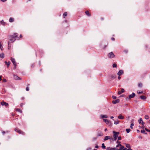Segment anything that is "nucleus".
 <instances>
[{
    "mask_svg": "<svg viewBox=\"0 0 150 150\" xmlns=\"http://www.w3.org/2000/svg\"><path fill=\"white\" fill-rule=\"evenodd\" d=\"M123 74V71L122 70H120L117 73V74L119 76Z\"/></svg>",
    "mask_w": 150,
    "mask_h": 150,
    "instance_id": "7",
    "label": "nucleus"
},
{
    "mask_svg": "<svg viewBox=\"0 0 150 150\" xmlns=\"http://www.w3.org/2000/svg\"><path fill=\"white\" fill-rule=\"evenodd\" d=\"M108 115H101V118H107L108 117Z\"/></svg>",
    "mask_w": 150,
    "mask_h": 150,
    "instance_id": "19",
    "label": "nucleus"
},
{
    "mask_svg": "<svg viewBox=\"0 0 150 150\" xmlns=\"http://www.w3.org/2000/svg\"><path fill=\"white\" fill-rule=\"evenodd\" d=\"M125 52H126V53H127V50H125Z\"/></svg>",
    "mask_w": 150,
    "mask_h": 150,
    "instance_id": "61",
    "label": "nucleus"
},
{
    "mask_svg": "<svg viewBox=\"0 0 150 150\" xmlns=\"http://www.w3.org/2000/svg\"><path fill=\"white\" fill-rule=\"evenodd\" d=\"M110 136H105L104 139V140L106 141L108 139H110Z\"/></svg>",
    "mask_w": 150,
    "mask_h": 150,
    "instance_id": "15",
    "label": "nucleus"
},
{
    "mask_svg": "<svg viewBox=\"0 0 150 150\" xmlns=\"http://www.w3.org/2000/svg\"><path fill=\"white\" fill-rule=\"evenodd\" d=\"M16 40L13 36H10L9 37V41L8 42V47L11 43H12L14 41Z\"/></svg>",
    "mask_w": 150,
    "mask_h": 150,
    "instance_id": "3",
    "label": "nucleus"
},
{
    "mask_svg": "<svg viewBox=\"0 0 150 150\" xmlns=\"http://www.w3.org/2000/svg\"><path fill=\"white\" fill-rule=\"evenodd\" d=\"M111 39L112 40H115V38H111Z\"/></svg>",
    "mask_w": 150,
    "mask_h": 150,
    "instance_id": "52",
    "label": "nucleus"
},
{
    "mask_svg": "<svg viewBox=\"0 0 150 150\" xmlns=\"http://www.w3.org/2000/svg\"><path fill=\"white\" fill-rule=\"evenodd\" d=\"M20 38H22V37L23 36H22V35H20Z\"/></svg>",
    "mask_w": 150,
    "mask_h": 150,
    "instance_id": "58",
    "label": "nucleus"
},
{
    "mask_svg": "<svg viewBox=\"0 0 150 150\" xmlns=\"http://www.w3.org/2000/svg\"><path fill=\"white\" fill-rule=\"evenodd\" d=\"M67 12H65L63 14V17L64 18L67 16Z\"/></svg>",
    "mask_w": 150,
    "mask_h": 150,
    "instance_id": "17",
    "label": "nucleus"
},
{
    "mask_svg": "<svg viewBox=\"0 0 150 150\" xmlns=\"http://www.w3.org/2000/svg\"><path fill=\"white\" fill-rule=\"evenodd\" d=\"M121 146V145L120 144H119L117 145V146H116V147H118L119 146Z\"/></svg>",
    "mask_w": 150,
    "mask_h": 150,
    "instance_id": "42",
    "label": "nucleus"
},
{
    "mask_svg": "<svg viewBox=\"0 0 150 150\" xmlns=\"http://www.w3.org/2000/svg\"><path fill=\"white\" fill-rule=\"evenodd\" d=\"M112 98L114 99H115L116 98V97L115 96H112Z\"/></svg>",
    "mask_w": 150,
    "mask_h": 150,
    "instance_id": "41",
    "label": "nucleus"
},
{
    "mask_svg": "<svg viewBox=\"0 0 150 150\" xmlns=\"http://www.w3.org/2000/svg\"><path fill=\"white\" fill-rule=\"evenodd\" d=\"M1 24H2V25H5V24H6L5 22H4V21L3 20H2L1 21Z\"/></svg>",
    "mask_w": 150,
    "mask_h": 150,
    "instance_id": "21",
    "label": "nucleus"
},
{
    "mask_svg": "<svg viewBox=\"0 0 150 150\" xmlns=\"http://www.w3.org/2000/svg\"><path fill=\"white\" fill-rule=\"evenodd\" d=\"M118 118L120 119H123L124 118V117L120 114L118 116Z\"/></svg>",
    "mask_w": 150,
    "mask_h": 150,
    "instance_id": "11",
    "label": "nucleus"
},
{
    "mask_svg": "<svg viewBox=\"0 0 150 150\" xmlns=\"http://www.w3.org/2000/svg\"><path fill=\"white\" fill-rule=\"evenodd\" d=\"M103 135V134L102 133H101L100 134H98V136H102Z\"/></svg>",
    "mask_w": 150,
    "mask_h": 150,
    "instance_id": "40",
    "label": "nucleus"
},
{
    "mask_svg": "<svg viewBox=\"0 0 150 150\" xmlns=\"http://www.w3.org/2000/svg\"><path fill=\"white\" fill-rule=\"evenodd\" d=\"M14 130L16 132H17L19 134H21L23 135H25V133L23 132L18 127H16L14 128Z\"/></svg>",
    "mask_w": 150,
    "mask_h": 150,
    "instance_id": "1",
    "label": "nucleus"
},
{
    "mask_svg": "<svg viewBox=\"0 0 150 150\" xmlns=\"http://www.w3.org/2000/svg\"><path fill=\"white\" fill-rule=\"evenodd\" d=\"M112 150H118L119 149H117L116 147H114L113 148H111Z\"/></svg>",
    "mask_w": 150,
    "mask_h": 150,
    "instance_id": "37",
    "label": "nucleus"
},
{
    "mask_svg": "<svg viewBox=\"0 0 150 150\" xmlns=\"http://www.w3.org/2000/svg\"><path fill=\"white\" fill-rule=\"evenodd\" d=\"M138 86L139 87H142V83H138Z\"/></svg>",
    "mask_w": 150,
    "mask_h": 150,
    "instance_id": "29",
    "label": "nucleus"
},
{
    "mask_svg": "<svg viewBox=\"0 0 150 150\" xmlns=\"http://www.w3.org/2000/svg\"><path fill=\"white\" fill-rule=\"evenodd\" d=\"M95 148H96L98 149V145H96L95 146Z\"/></svg>",
    "mask_w": 150,
    "mask_h": 150,
    "instance_id": "55",
    "label": "nucleus"
},
{
    "mask_svg": "<svg viewBox=\"0 0 150 150\" xmlns=\"http://www.w3.org/2000/svg\"><path fill=\"white\" fill-rule=\"evenodd\" d=\"M14 115H15V114H14V113H12L11 114V115H12V116L14 117Z\"/></svg>",
    "mask_w": 150,
    "mask_h": 150,
    "instance_id": "54",
    "label": "nucleus"
},
{
    "mask_svg": "<svg viewBox=\"0 0 150 150\" xmlns=\"http://www.w3.org/2000/svg\"><path fill=\"white\" fill-rule=\"evenodd\" d=\"M23 103H21V104H20V106H21V107H22V106L23 105Z\"/></svg>",
    "mask_w": 150,
    "mask_h": 150,
    "instance_id": "56",
    "label": "nucleus"
},
{
    "mask_svg": "<svg viewBox=\"0 0 150 150\" xmlns=\"http://www.w3.org/2000/svg\"><path fill=\"white\" fill-rule=\"evenodd\" d=\"M113 133H114L113 135V138L115 141L116 140L117 137H118V135L119 134V133L118 132H115L113 131Z\"/></svg>",
    "mask_w": 150,
    "mask_h": 150,
    "instance_id": "4",
    "label": "nucleus"
},
{
    "mask_svg": "<svg viewBox=\"0 0 150 150\" xmlns=\"http://www.w3.org/2000/svg\"><path fill=\"white\" fill-rule=\"evenodd\" d=\"M2 80L1 76H0V81Z\"/></svg>",
    "mask_w": 150,
    "mask_h": 150,
    "instance_id": "57",
    "label": "nucleus"
},
{
    "mask_svg": "<svg viewBox=\"0 0 150 150\" xmlns=\"http://www.w3.org/2000/svg\"><path fill=\"white\" fill-rule=\"evenodd\" d=\"M3 82H5L7 81V80L6 79H3Z\"/></svg>",
    "mask_w": 150,
    "mask_h": 150,
    "instance_id": "45",
    "label": "nucleus"
},
{
    "mask_svg": "<svg viewBox=\"0 0 150 150\" xmlns=\"http://www.w3.org/2000/svg\"><path fill=\"white\" fill-rule=\"evenodd\" d=\"M108 57L109 58H112L114 57H115V55L112 52L108 54Z\"/></svg>",
    "mask_w": 150,
    "mask_h": 150,
    "instance_id": "5",
    "label": "nucleus"
},
{
    "mask_svg": "<svg viewBox=\"0 0 150 150\" xmlns=\"http://www.w3.org/2000/svg\"><path fill=\"white\" fill-rule=\"evenodd\" d=\"M120 76H118V79L120 80L121 79V77H120Z\"/></svg>",
    "mask_w": 150,
    "mask_h": 150,
    "instance_id": "51",
    "label": "nucleus"
},
{
    "mask_svg": "<svg viewBox=\"0 0 150 150\" xmlns=\"http://www.w3.org/2000/svg\"><path fill=\"white\" fill-rule=\"evenodd\" d=\"M2 2H5L7 0H0Z\"/></svg>",
    "mask_w": 150,
    "mask_h": 150,
    "instance_id": "53",
    "label": "nucleus"
},
{
    "mask_svg": "<svg viewBox=\"0 0 150 150\" xmlns=\"http://www.w3.org/2000/svg\"><path fill=\"white\" fill-rule=\"evenodd\" d=\"M137 132H139V130H137Z\"/></svg>",
    "mask_w": 150,
    "mask_h": 150,
    "instance_id": "63",
    "label": "nucleus"
},
{
    "mask_svg": "<svg viewBox=\"0 0 150 150\" xmlns=\"http://www.w3.org/2000/svg\"><path fill=\"white\" fill-rule=\"evenodd\" d=\"M142 121H143L142 119L140 118L138 120V122L139 124H140L142 122Z\"/></svg>",
    "mask_w": 150,
    "mask_h": 150,
    "instance_id": "28",
    "label": "nucleus"
},
{
    "mask_svg": "<svg viewBox=\"0 0 150 150\" xmlns=\"http://www.w3.org/2000/svg\"><path fill=\"white\" fill-rule=\"evenodd\" d=\"M110 77L111 79H114L115 78L116 76L115 75H111L110 76Z\"/></svg>",
    "mask_w": 150,
    "mask_h": 150,
    "instance_id": "14",
    "label": "nucleus"
},
{
    "mask_svg": "<svg viewBox=\"0 0 150 150\" xmlns=\"http://www.w3.org/2000/svg\"><path fill=\"white\" fill-rule=\"evenodd\" d=\"M140 98L141 99H143L144 100H145L146 99V97L145 96H142L140 97Z\"/></svg>",
    "mask_w": 150,
    "mask_h": 150,
    "instance_id": "16",
    "label": "nucleus"
},
{
    "mask_svg": "<svg viewBox=\"0 0 150 150\" xmlns=\"http://www.w3.org/2000/svg\"><path fill=\"white\" fill-rule=\"evenodd\" d=\"M106 150H112L110 147L107 148Z\"/></svg>",
    "mask_w": 150,
    "mask_h": 150,
    "instance_id": "43",
    "label": "nucleus"
},
{
    "mask_svg": "<svg viewBox=\"0 0 150 150\" xmlns=\"http://www.w3.org/2000/svg\"><path fill=\"white\" fill-rule=\"evenodd\" d=\"M103 120L106 124H108L109 123V122L107 119H104Z\"/></svg>",
    "mask_w": 150,
    "mask_h": 150,
    "instance_id": "24",
    "label": "nucleus"
},
{
    "mask_svg": "<svg viewBox=\"0 0 150 150\" xmlns=\"http://www.w3.org/2000/svg\"><path fill=\"white\" fill-rule=\"evenodd\" d=\"M26 90L27 91H28L29 90V88L28 86L26 88Z\"/></svg>",
    "mask_w": 150,
    "mask_h": 150,
    "instance_id": "46",
    "label": "nucleus"
},
{
    "mask_svg": "<svg viewBox=\"0 0 150 150\" xmlns=\"http://www.w3.org/2000/svg\"><path fill=\"white\" fill-rule=\"evenodd\" d=\"M16 110L17 111H18V112H19L20 113H22V110H21V109H19V108H17L16 109Z\"/></svg>",
    "mask_w": 150,
    "mask_h": 150,
    "instance_id": "22",
    "label": "nucleus"
},
{
    "mask_svg": "<svg viewBox=\"0 0 150 150\" xmlns=\"http://www.w3.org/2000/svg\"><path fill=\"white\" fill-rule=\"evenodd\" d=\"M124 148V146H122L121 145V146H120V148L119 149L120 150H123Z\"/></svg>",
    "mask_w": 150,
    "mask_h": 150,
    "instance_id": "34",
    "label": "nucleus"
},
{
    "mask_svg": "<svg viewBox=\"0 0 150 150\" xmlns=\"http://www.w3.org/2000/svg\"><path fill=\"white\" fill-rule=\"evenodd\" d=\"M119 121L118 120H117V121H114V124L115 125H117L118 124L119 122Z\"/></svg>",
    "mask_w": 150,
    "mask_h": 150,
    "instance_id": "25",
    "label": "nucleus"
},
{
    "mask_svg": "<svg viewBox=\"0 0 150 150\" xmlns=\"http://www.w3.org/2000/svg\"><path fill=\"white\" fill-rule=\"evenodd\" d=\"M107 129L106 128V129H105V132H106V131H107Z\"/></svg>",
    "mask_w": 150,
    "mask_h": 150,
    "instance_id": "60",
    "label": "nucleus"
},
{
    "mask_svg": "<svg viewBox=\"0 0 150 150\" xmlns=\"http://www.w3.org/2000/svg\"><path fill=\"white\" fill-rule=\"evenodd\" d=\"M0 57L3 58L4 57V54L3 53L1 54H0Z\"/></svg>",
    "mask_w": 150,
    "mask_h": 150,
    "instance_id": "27",
    "label": "nucleus"
},
{
    "mask_svg": "<svg viewBox=\"0 0 150 150\" xmlns=\"http://www.w3.org/2000/svg\"><path fill=\"white\" fill-rule=\"evenodd\" d=\"M134 124L133 123H132L131 124V126H130V128H131V129H133V126H134Z\"/></svg>",
    "mask_w": 150,
    "mask_h": 150,
    "instance_id": "38",
    "label": "nucleus"
},
{
    "mask_svg": "<svg viewBox=\"0 0 150 150\" xmlns=\"http://www.w3.org/2000/svg\"><path fill=\"white\" fill-rule=\"evenodd\" d=\"M8 132H9L8 131H7L6 132L4 131H2V133L3 134H5L6 132L8 133Z\"/></svg>",
    "mask_w": 150,
    "mask_h": 150,
    "instance_id": "33",
    "label": "nucleus"
},
{
    "mask_svg": "<svg viewBox=\"0 0 150 150\" xmlns=\"http://www.w3.org/2000/svg\"><path fill=\"white\" fill-rule=\"evenodd\" d=\"M14 21V19L13 18H10L9 20V21L10 22H12Z\"/></svg>",
    "mask_w": 150,
    "mask_h": 150,
    "instance_id": "20",
    "label": "nucleus"
},
{
    "mask_svg": "<svg viewBox=\"0 0 150 150\" xmlns=\"http://www.w3.org/2000/svg\"><path fill=\"white\" fill-rule=\"evenodd\" d=\"M135 94L133 93L132 94H131L129 96V99H130L131 98H134L135 96Z\"/></svg>",
    "mask_w": 150,
    "mask_h": 150,
    "instance_id": "8",
    "label": "nucleus"
},
{
    "mask_svg": "<svg viewBox=\"0 0 150 150\" xmlns=\"http://www.w3.org/2000/svg\"><path fill=\"white\" fill-rule=\"evenodd\" d=\"M145 130H146V131H148V132H149V131H150V130H149V129H147V128H145Z\"/></svg>",
    "mask_w": 150,
    "mask_h": 150,
    "instance_id": "49",
    "label": "nucleus"
},
{
    "mask_svg": "<svg viewBox=\"0 0 150 150\" xmlns=\"http://www.w3.org/2000/svg\"><path fill=\"white\" fill-rule=\"evenodd\" d=\"M86 14L88 16H91V14L90 13L89 11H86L85 12Z\"/></svg>",
    "mask_w": 150,
    "mask_h": 150,
    "instance_id": "13",
    "label": "nucleus"
},
{
    "mask_svg": "<svg viewBox=\"0 0 150 150\" xmlns=\"http://www.w3.org/2000/svg\"><path fill=\"white\" fill-rule=\"evenodd\" d=\"M130 130H131L130 129H126V131L127 133H129L130 132Z\"/></svg>",
    "mask_w": 150,
    "mask_h": 150,
    "instance_id": "30",
    "label": "nucleus"
},
{
    "mask_svg": "<svg viewBox=\"0 0 150 150\" xmlns=\"http://www.w3.org/2000/svg\"><path fill=\"white\" fill-rule=\"evenodd\" d=\"M128 150H133L131 149V148H130V149H128Z\"/></svg>",
    "mask_w": 150,
    "mask_h": 150,
    "instance_id": "62",
    "label": "nucleus"
},
{
    "mask_svg": "<svg viewBox=\"0 0 150 150\" xmlns=\"http://www.w3.org/2000/svg\"><path fill=\"white\" fill-rule=\"evenodd\" d=\"M144 122L143 121H142V124L143 126L144 125Z\"/></svg>",
    "mask_w": 150,
    "mask_h": 150,
    "instance_id": "50",
    "label": "nucleus"
},
{
    "mask_svg": "<svg viewBox=\"0 0 150 150\" xmlns=\"http://www.w3.org/2000/svg\"><path fill=\"white\" fill-rule=\"evenodd\" d=\"M14 77L16 79L18 80H21V79L20 78L18 77V76H14Z\"/></svg>",
    "mask_w": 150,
    "mask_h": 150,
    "instance_id": "18",
    "label": "nucleus"
},
{
    "mask_svg": "<svg viewBox=\"0 0 150 150\" xmlns=\"http://www.w3.org/2000/svg\"><path fill=\"white\" fill-rule=\"evenodd\" d=\"M12 36H13L14 38H16V37H17V36H18V34L17 33H14L13 34V35H12Z\"/></svg>",
    "mask_w": 150,
    "mask_h": 150,
    "instance_id": "23",
    "label": "nucleus"
},
{
    "mask_svg": "<svg viewBox=\"0 0 150 150\" xmlns=\"http://www.w3.org/2000/svg\"><path fill=\"white\" fill-rule=\"evenodd\" d=\"M145 118L146 119H148L149 118V116L148 115H146L145 116Z\"/></svg>",
    "mask_w": 150,
    "mask_h": 150,
    "instance_id": "31",
    "label": "nucleus"
},
{
    "mask_svg": "<svg viewBox=\"0 0 150 150\" xmlns=\"http://www.w3.org/2000/svg\"><path fill=\"white\" fill-rule=\"evenodd\" d=\"M120 102V100L119 99H117L115 100H113L112 101V103L114 104H116V103H119Z\"/></svg>",
    "mask_w": 150,
    "mask_h": 150,
    "instance_id": "10",
    "label": "nucleus"
},
{
    "mask_svg": "<svg viewBox=\"0 0 150 150\" xmlns=\"http://www.w3.org/2000/svg\"><path fill=\"white\" fill-rule=\"evenodd\" d=\"M128 149L126 148H124V149L123 150H120V149H118V150H128Z\"/></svg>",
    "mask_w": 150,
    "mask_h": 150,
    "instance_id": "47",
    "label": "nucleus"
},
{
    "mask_svg": "<svg viewBox=\"0 0 150 150\" xmlns=\"http://www.w3.org/2000/svg\"><path fill=\"white\" fill-rule=\"evenodd\" d=\"M93 150H97L96 149H94Z\"/></svg>",
    "mask_w": 150,
    "mask_h": 150,
    "instance_id": "64",
    "label": "nucleus"
},
{
    "mask_svg": "<svg viewBox=\"0 0 150 150\" xmlns=\"http://www.w3.org/2000/svg\"><path fill=\"white\" fill-rule=\"evenodd\" d=\"M110 118H111V119L113 118H114V117H113V116H111V117H110Z\"/></svg>",
    "mask_w": 150,
    "mask_h": 150,
    "instance_id": "59",
    "label": "nucleus"
},
{
    "mask_svg": "<svg viewBox=\"0 0 150 150\" xmlns=\"http://www.w3.org/2000/svg\"><path fill=\"white\" fill-rule=\"evenodd\" d=\"M125 91V90L123 88H122L120 91H119L118 93V95L121 94L122 93H123Z\"/></svg>",
    "mask_w": 150,
    "mask_h": 150,
    "instance_id": "12",
    "label": "nucleus"
},
{
    "mask_svg": "<svg viewBox=\"0 0 150 150\" xmlns=\"http://www.w3.org/2000/svg\"><path fill=\"white\" fill-rule=\"evenodd\" d=\"M10 60L14 65L13 69H15L16 68V67L17 66V64L15 59L11 57Z\"/></svg>",
    "mask_w": 150,
    "mask_h": 150,
    "instance_id": "2",
    "label": "nucleus"
},
{
    "mask_svg": "<svg viewBox=\"0 0 150 150\" xmlns=\"http://www.w3.org/2000/svg\"><path fill=\"white\" fill-rule=\"evenodd\" d=\"M102 147L104 149H105V146L104 144L103 143V144H102Z\"/></svg>",
    "mask_w": 150,
    "mask_h": 150,
    "instance_id": "32",
    "label": "nucleus"
},
{
    "mask_svg": "<svg viewBox=\"0 0 150 150\" xmlns=\"http://www.w3.org/2000/svg\"><path fill=\"white\" fill-rule=\"evenodd\" d=\"M141 132L142 133L146 134V133H145L146 132L144 130H142Z\"/></svg>",
    "mask_w": 150,
    "mask_h": 150,
    "instance_id": "35",
    "label": "nucleus"
},
{
    "mask_svg": "<svg viewBox=\"0 0 150 150\" xmlns=\"http://www.w3.org/2000/svg\"><path fill=\"white\" fill-rule=\"evenodd\" d=\"M143 92V91H141V92H139V91H137V93L139 94H141Z\"/></svg>",
    "mask_w": 150,
    "mask_h": 150,
    "instance_id": "44",
    "label": "nucleus"
},
{
    "mask_svg": "<svg viewBox=\"0 0 150 150\" xmlns=\"http://www.w3.org/2000/svg\"><path fill=\"white\" fill-rule=\"evenodd\" d=\"M118 140H121V138L120 137H118Z\"/></svg>",
    "mask_w": 150,
    "mask_h": 150,
    "instance_id": "48",
    "label": "nucleus"
},
{
    "mask_svg": "<svg viewBox=\"0 0 150 150\" xmlns=\"http://www.w3.org/2000/svg\"><path fill=\"white\" fill-rule=\"evenodd\" d=\"M117 67V64H116L115 63L113 64V67H114H114Z\"/></svg>",
    "mask_w": 150,
    "mask_h": 150,
    "instance_id": "39",
    "label": "nucleus"
},
{
    "mask_svg": "<svg viewBox=\"0 0 150 150\" xmlns=\"http://www.w3.org/2000/svg\"><path fill=\"white\" fill-rule=\"evenodd\" d=\"M5 63L7 65V67L8 68L9 67V66L10 64V61H8V62H7L6 61H5Z\"/></svg>",
    "mask_w": 150,
    "mask_h": 150,
    "instance_id": "9",
    "label": "nucleus"
},
{
    "mask_svg": "<svg viewBox=\"0 0 150 150\" xmlns=\"http://www.w3.org/2000/svg\"><path fill=\"white\" fill-rule=\"evenodd\" d=\"M3 48L1 44V42L0 41V48L1 49V50H3L2 48Z\"/></svg>",
    "mask_w": 150,
    "mask_h": 150,
    "instance_id": "36",
    "label": "nucleus"
},
{
    "mask_svg": "<svg viewBox=\"0 0 150 150\" xmlns=\"http://www.w3.org/2000/svg\"><path fill=\"white\" fill-rule=\"evenodd\" d=\"M125 145H126V146L129 149L131 148L130 145L129 144H126Z\"/></svg>",
    "mask_w": 150,
    "mask_h": 150,
    "instance_id": "26",
    "label": "nucleus"
},
{
    "mask_svg": "<svg viewBox=\"0 0 150 150\" xmlns=\"http://www.w3.org/2000/svg\"><path fill=\"white\" fill-rule=\"evenodd\" d=\"M1 104L2 105V106L4 105L5 106H8V103H6L5 102L3 101H2L1 102Z\"/></svg>",
    "mask_w": 150,
    "mask_h": 150,
    "instance_id": "6",
    "label": "nucleus"
}]
</instances>
